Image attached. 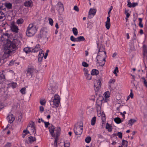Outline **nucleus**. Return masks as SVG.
<instances>
[{
	"label": "nucleus",
	"mask_w": 147,
	"mask_h": 147,
	"mask_svg": "<svg viewBox=\"0 0 147 147\" xmlns=\"http://www.w3.org/2000/svg\"><path fill=\"white\" fill-rule=\"evenodd\" d=\"M86 77V78L87 80H91L92 78V76L91 75L89 74H88L87 75H85Z\"/></svg>",
	"instance_id": "obj_38"
},
{
	"label": "nucleus",
	"mask_w": 147,
	"mask_h": 147,
	"mask_svg": "<svg viewBox=\"0 0 147 147\" xmlns=\"http://www.w3.org/2000/svg\"><path fill=\"white\" fill-rule=\"evenodd\" d=\"M98 138L101 139H103L104 138L103 136L100 134H98Z\"/></svg>",
	"instance_id": "obj_62"
},
{
	"label": "nucleus",
	"mask_w": 147,
	"mask_h": 147,
	"mask_svg": "<svg viewBox=\"0 0 147 147\" xmlns=\"http://www.w3.org/2000/svg\"><path fill=\"white\" fill-rule=\"evenodd\" d=\"M40 45L39 44L36 45L34 48H32V52H37L40 50Z\"/></svg>",
	"instance_id": "obj_13"
},
{
	"label": "nucleus",
	"mask_w": 147,
	"mask_h": 147,
	"mask_svg": "<svg viewBox=\"0 0 147 147\" xmlns=\"http://www.w3.org/2000/svg\"><path fill=\"white\" fill-rule=\"evenodd\" d=\"M99 73V71L98 70L96 69H93L91 72V75H96Z\"/></svg>",
	"instance_id": "obj_24"
},
{
	"label": "nucleus",
	"mask_w": 147,
	"mask_h": 147,
	"mask_svg": "<svg viewBox=\"0 0 147 147\" xmlns=\"http://www.w3.org/2000/svg\"><path fill=\"white\" fill-rule=\"evenodd\" d=\"M49 21L50 24L51 26H53V21L52 19L51 18H49Z\"/></svg>",
	"instance_id": "obj_47"
},
{
	"label": "nucleus",
	"mask_w": 147,
	"mask_h": 147,
	"mask_svg": "<svg viewBox=\"0 0 147 147\" xmlns=\"http://www.w3.org/2000/svg\"><path fill=\"white\" fill-rule=\"evenodd\" d=\"M104 95L105 97L107 98L109 97L110 93L109 91H107L105 93Z\"/></svg>",
	"instance_id": "obj_41"
},
{
	"label": "nucleus",
	"mask_w": 147,
	"mask_h": 147,
	"mask_svg": "<svg viewBox=\"0 0 147 147\" xmlns=\"http://www.w3.org/2000/svg\"><path fill=\"white\" fill-rule=\"evenodd\" d=\"M102 79L100 78L98 80H95L94 81V87L96 92L98 91L101 87V81Z\"/></svg>",
	"instance_id": "obj_8"
},
{
	"label": "nucleus",
	"mask_w": 147,
	"mask_h": 147,
	"mask_svg": "<svg viewBox=\"0 0 147 147\" xmlns=\"http://www.w3.org/2000/svg\"><path fill=\"white\" fill-rule=\"evenodd\" d=\"M50 105L53 108L58 107L60 103V96L57 94H55L53 100H50Z\"/></svg>",
	"instance_id": "obj_4"
},
{
	"label": "nucleus",
	"mask_w": 147,
	"mask_h": 147,
	"mask_svg": "<svg viewBox=\"0 0 147 147\" xmlns=\"http://www.w3.org/2000/svg\"><path fill=\"white\" fill-rule=\"evenodd\" d=\"M107 20L105 22V26L106 28L108 30L110 28V18H109V17H107Z\"/></svg>",
	"instance_id": "obj_16"
},
{
	"label": "nucleus",
	"mask_w": 147,
	"mask_h": 147,
	"mask_svg": "<svg viewBox=\"0 0 147 147\" xmlns=\"http://www.w3.org/2000/svg\"><path fill=\"white\" fill-rule=\"evenodd\" d=\"M117 72H118V67H116L115 68L114 70L113 71V73L114 74H115L116 75V76H117Z\"/></svg>",
	"instance_id": "obj_46"
},
{
	"label": "nucleus",
	"mask_w": 147,
	"mask_h": 147,
	"mask_svg": "<svg viewBox=\"0 0 147 147\" xmlns=\"http://www.w3.org/2000/svg\"><path fill=\"white\" fill-rule=\"evenodd\" d=\"M37 29L36 26L32 23L29 24L27 28L26 34L28 36L31 37L34 35L36 32Z\"/></svg>",
	"instance_id": "obj_3"
},
{
	"label": "nucleus",
	"mask_w": 147,
	"mask_h": 147,
	"mask_svg": "<svg viewBox=\"0 0 147 147\" xmlns=\"http://www.w3.org/2000/svg\"><path fill=\"white\" fill-rule=\"evenodd\" d=\"M84 75H87V74H88V70L86 69V68H84Z\"/></svg>",
	"instance_id": "obj_54"
},
{
	"label": "nucleus",
	"mask_w": 147,
	"mask_h": 147,
	"mask_svg": "<svg viewBox=\"0 0 147 147\" xmlns=\"http://www.w3.org/2000/svg\"><path fill=\"white\" fill-rule=\"evenodd\" d=\"M44 55H43L42 53L41 54H39L38 56V60L40 61H42V59L44 57Z\"/></svg>",
	"instance_id": "obj_35"
},
{
	"label": "nucleus",
	"mask_w": 147,
	"mask_h": 147,
	"mask_svg": "<svg viewBox=\"0 0 147 147\" xmlns=\"http://www.w3.org/2000/svg\"><path fill=\"white\" fill-rule=\"evenodd\" d=\"M20 41L17 39H14L12 42L8 41L5 44L3 51V54L2 55L4 58L8 57L10 54L17 49Z\"/></svg>",
	"instance_id": "obj_1"
},
{
	"label": "nucleus",
	"mask_w": 147,
	"mask_h": 147,
	"mask_svg": "<svg viewBox=\"0 0 147 147\" xmlns=\"http://www.w3.org/2000/svg\"><path fill=\"white\" fill-rule=\"evenodd\" d=\"M44 123L45 124V127L46 128L49 125V122H46L45 121Z\"/></svg>",
	"instance_id": "obj_57"
},
{
	"label": "nucleus",
	"mask_w": 147,
	"mask_h": 147,
	"mask_svg": "<svg viewBox=\"0 0 147 147\" xmlns=\"http://www.w3.org/2000/svg\"><path fill=\"white\" fill-rule=\"evenodd\" d=\"M85 39L83 36H80L77 37V42L84 41Z\"/></svg>",
	"instance_id": "obj_27"
},
{
	"label": "nucleus",
	"mask_w": 147,
	"mask_h": 147,
	"mask_svg": "<svg viewBox=\"0 0 147 147\" xmlns=\"http://www.w3.org/2000/svg\"><path fill=\"white\" fill-rule=\"evenodd\" d=\"M122 143L123 145L125 146L126 147L127 146V141L123 140L122 141Z\"/></svg>",
	"instance_id": "obj_43"
},
{
	"label": "nucleus",
	"mask_w": 147,
	"mask_h": 147,
	"mask_svg": "<svg viewBox=\"0 0 147 147\" xmlns=\"http://www.w3.org/2000/svg\"><path fill=\"white\" fill-rule=\"evenodd\" d=\"M9 34L8 33H4L2 36L1 39L3 40H4V39L5 40L8 41L9 39Z\"/></svg>",
	"instance_id": "obj_17"
},
{
	"label": "nucleus",
	"mask_w": 147,
	"mask_h": 147,
	"mask_svg": "<svg viewBox=\"0 0 147 147\" xmlns=\"http://www.w3.org/2000/svg\"><path fill=\"white\" fill-rule=\"evenodd\" d=\"M117 136H118L119 138H122V134L121 132H118L117 133Z\"/></svg>",
	"instance_id": "obj_50"
},
{
	"label": "nucleus",
	"mask_w": 147,
	"mask_h": 147,
	"mask_svg": "<svg viewBox=\"0 0 147 147\" xmlns=\"http://www.w3.org/2000/svg\"><path fill=\"white\" fill-rule=\"evenodd\" d=\"M139 26L141 28H143V24L142 23V22H139Z\"/></svg>",
	"instance_id": "obj_64"
},
{
	"label": "nucleus",
	"mask_w": 147,
	"mask_h": 147,
	"mask_svg": "<svg viewBox=\"0 0 147 147\" xmlns=\"http://www.w3.org/2000/svg\"><path fill=\"white\" fill-rule=\"evenodd\" d=\"M5 80V76L3 72H0V84H2Z\"/></svg>",
	"instance_id": "obj_18"
},
{
	"label": "nucleus",
	"mask_w": 147,
	"mask_h": 147,
	"mask_svg": "<svg viewBox=\"0 0 147 147\" xmlns=\"http://www.w3.org/2000/svg\"><path fill=\"white\" fill-rule=\"evenodd\" d=\"M114 121L115 123L117 124H119L121 122V120L119 117H116L114 119Z\"/></svg>",
	"instance_id": "obj_28"
},
{
	"label": "nucleus",
	"mask_w": 147,
	"mask_h": 147,
	"mask_svg": "<svg viewBox=\"0 0 147 147\" xmlns=\"http://www.w3.org/2000/svg\"><path fill=\"white\" fill-rule=\"evenodd\" d=\"M50 134L53 138L58 137L60 135L61 129L60 127L55 128L51 125L49 128Z\"/></svg>",
	"instance_id": "obj_2"
},
{
	"label": "nucleus",
	"mask_w": 147,
	"mask_h": 147,
	"mask_svg": "<svg viewBox=\"0 0 147 147\" xmlns=\"http://www.w3.org/2000/svg\"><path fill=\"white\" fill-rule=\"evenodd\" d=\"M105 57L106 55H101L100 53H98L96 59L97 63L100 66H103L105 65Z\"/></svg>",
	"instance_id": "obj_7"
},
{
	"label": "nucleus",
	"mask_w": 147,
	"mask_h": 147,
	"mask_svg": "<svg viewBox=\"0 0 147 147\" xmlns=\"http://www.w3.org/2000/svg\"><path fill=\"white\" fill-rule=\"evenodd\" d=\"M83 66L84 67H87L88 66V64L85 62H83L82 63Z\"/></svg>",
	"instance_id": "obj_48"
},
{
	"label": "nucleus",
	"mask_w": 147,
	"mask_h": 147,
	"mask_svg": "<svg viewBox=\"0 0 147 147\" xmlns=\"http://www.w3.org/2000/svg\"><path fill=\"white\" fill-rule=\"evenodd\" d=\"M106 128L107 129H108V131H109L110 132L112 131L111 126L108 123H107L106 125Z\"/></svg>",
	"instance_id": "obj_34"
},
{
	"label": "nucleus",
	"mask_w": 147,
	"mask_h": 147,
	"mask_svg": "<svg viewBox=\"0 0 147 147\" xmlns=\"http://www.w3.org/2000/svg\"><path fill=\"white\" fill-rule=\"evenodd\" d=\"M83 129V124L80 123L75 124L74 129L75 134L77 135H81Z\"/></svg>",
	"instance_id": "obj_6"
},
{
	"label": "nucleus",
	"mask_w": 147,
	"mask_h": 147,
	"mask_svg": "<svg viewBox=\"0 0 147 147\" xmlns=\"http://www.w3.org/2000/svg\"><path fill=\"white\" fill-rule=\"evenodd\" d=\"M72 31L74 34L75 36H77L78 34V32L77 29L76 28H73L72 29Z\"/></svg>",
	"instance_id": "obj_33"
},
{
	"label": "nucleus",
	"mask_w": 147,
	"mask_h": 147,
	"mask_svg": "<svg viewBox=\"0 0 147 147\" xmlns=\"http://www.w3.org/2000/svg\"><path fill=\"white\" fill-rule=\"evenodd\" d=\"M7 119L8 122L10 123H12L15 120V118L12 114H9L7 117Z\"/></svg>",
	"instance_id": "obj_12"
},
{
	"label": "nucleus",
	"mask_w": 147,
	"mask_h": 147,
	"mask_svg": "<svg viewBox=\"0 0 147 147\" xmlns=\"http://www.w3.org/2000/svg\"><path fill=\"white\" fill-rule=\"evenodd\" d=\"M46 102V101L45 99H42L40 101V103L42 105H45Z\"/></svg>",
	"instance_id": "obj_44"
},
{
	"label": "nucleus",
	"mask_w": 147,
	"mask_h": 147,
	"mask_svg": "<svg viewBox=\"0 0 147 147\" xmlns=\"http://www.w3.org/2000/svg\"><path fill=\"white\" fill-rule=\"evenodd\" d=\"M5 5L6 8L7 9H10L12 8V4L10 3H5Z\"/></svg>",
	"instance_id": "obj_21"
},
{
	"label": "nucleus",
	"mask_w": 147,
	"mask_h": 147,
	"mask_svg": "<svg viewBox=\"0 0 147 147\" xmlns=\"http://www.w3.org/2000/svg\"><path fill=\"white\" fill-rule=\"evenodd\" d=\"M97 112H98V110H100L101 109V107L100 105H97Z\"/></svg>",
	"instance_id": "obj_59"
},
{
	"label": "nucleus",
	"mask_w": 147,
	"mask_h": 147,
	"mask_svg": "<svg viewBox=\"0 0 147 147\" xmlns=\"http://www.w3.org/2000/svg\"><path fill=\"white\" fill-rule=\"evenodd\" d=\"M5 19V15L2 11H0V20L2 21Z\"/></svg>",
	"instance_id": "obj_25"
},
{
	"label": "nucleus",
	"mask_w": 147,
	"mask_h": 147,
	"mask_svg": "<svg viewBox=\"0 0 147 147\" xmlns=\"http://www.w3.org/2000/svg\"><path fill=\"white\" fill-rule=\"evenodd\" d=\"M15 62V61H14L13 60H11L9 64V66H11L13 64H14Z\"/></svg>",
	"instance_id": "obj_52"
},
{
	"label": "nucleus",
	"mask_w": 147,
	"mask_h": 147,
	"mask_svg": "<svg viewBox=\"0 0 147 147\" xmlns=\"http://www.w3.org/2000/svg\"><path fill=\"white\" fill-rule=\"evenodd\" d=\"M96 11L95 9L92 8L90 9L88 12V17L89 19L92 18L95 14Z\"/></svg>",
	"instance_id": "obj_11"
},
{
	"label": "nucleus",
	"mask_w": 147,
	"mask_h": 147,
	"mask_svg": "<svg viewBox=\"0 0 147 147\" xmlns=\"http://www.w3.org/2000/svg\"><path fill=\"white\" fill-rule=\"evenodd\" d=\"M136 122V120L133 119H131L129 120L128 124L129 126H131L132 125Z\"/></svg>",
	"instance_id": "obj_26"
},
{
	"label": "nucleus",
	"mask_w": 147,
	"mask_h": 147,
	"mask_svg": "<svg viewBox=\"0 0 147 147\" xmlns=\"http://www.w3.org/2000/svg\"><path fill=\"white\" fill-rule=\"evenodd\" d=\"M115 82V80L114 79H111L109 81L110 84L114 83Z\"/></svg>",
	"instance_id": "obj_60"
},
{
	"label": "nucleus",
	"mask_w": 147,
	"mask_h": 147,
	"mask_svg": "<svg viewBox=\"0 0 147 147\" xmlns=\"http://www.w3.org/2000/svg\"><path fill=\"white\" fill-rule=\"evenodd\" d=\"M31 131L33 134H35L36 133V129H35V127L33 125H31Z\"/></svg>",
	"instance_id": "obj_32"
},
{
	"label": "nucleus",
	"mask_w": 147,
	"mask_h": 147,
	"mask_svg": "<svg viewBox=\"0 0 147 147\" xmlns=\"http://www.w3.org/2000/svg\"><path fill=\"white\" fill-rule=\"evenodd\" d=\"M37 70L32 66H29L26 70V75L28 77L32 78L37 72Z\"/></svg>",
	"instance_id": "obj_5"
},
{
	"label": "nucleus",
	"mask_w": 147,
	"mask_h": 147,
	"mask_svg": "<svg viewBox=\"0 0 147 147\" xmlns=\"http://www.w3.org/2000/svg\"><path fill=\"white\" fill-rule=\"evenodd\" d=\"M24 5L26 7H31L33 6L32 2L31 0L26 1L24 3Z\"/></svg>",
	"instance_id": "obj_15"
},
{
	"label": "nucleus",
	"mask_w": 147,
	"mask_h": 147,
	"mask_svg": "<svg viewBox=\"0 0 147 147\" xmlns=\"http://www.w3.org/2000/svg\"><path fill=\"white\" fill-rule=\"evenodd\" d=\"M96 117H93L91 121V125H94L96 123Z\"/></svg>",
	"instance_id": "obj_30"
},
{
	"label": "nucleus",
	"mask_w": 147,
	"mask_h": 147,
	"mask_svg": "<svg viewBox=\"0 0 147 147\" xmlns=\"http://www.w3.org/2000/svg\"><path fill=\"white\" fill-rule=\"evenodd\" d=\"M47 30L45 28H42L40 31V33L39 34V37L43 38H46L47 37Z\"/></svg>",
	"instance_id": "obj_9"
},
{
	"label": "nucleus",
	"mask_w": 147,
	"mask_h": 147,
	"mask_svg": "<svg viewBox=\"0 0 147 147\" xmlns=\"http://www.w3.org/2000/svg\"><path fill=\"white\" fill-rule=\"evenodd\" d=\"M24 22V20L22 18L18 19L16 22V23L18 24H22Z\"/></svg>",
	"instance_id": "obj_31"
},
{
	"label": "nucleus",
	"mask_w": 147,
	"mask_h": 147,
	"mask_svg": "<svg viewBox=\"0 0 147 147\" xmlns=\"http://www.w3.org/2000/svg\"><path fill=\"white\" fill-rule=\"evenodd\" d=\"M23 132L25 134H24V136H25L29 133V131L27 130H24L23 131Z\"/></svg>",
	"instance_id": "obj_53"
},
{
	"label": "nucleus",
	"mask_w": 147,
	"mask_h": 147,
	"mask_svg": "<svg viewBox=\"0 0 147 147\" xmlns=\"http://www.w3.org/2000/svg\"><path fill=\"white\" fill-rule=\"evenodd\" d=\"M24 51L26 53L29 52H32V48L31 47H25L24 49Z\"/></svg>",
	"instance_id": "obj_22"
},
{
	"label": "nucleus",
	"mask_w": 147,
	"mask_h": 147,
	"mask_svg": "<svg viewBox=\"0 0 147 147\" xmlns=\"http://www.w3.org/2000/svg\"><path fill=\"white\" fill-rule=\"evenodd\" d=\"M104 48L103 46L100 47L98 53H100L101 55H106V52L104 51Z\"/></svg>",
	"instance_id": "obj_19"
},
{
	"label": "nucleus",
	"mask_w": 147,
	"mask_h": 147,
	"mask_svg": "<svg viewBox=\"0 0 147 147\" xmlns=\"http://www.w3.org/2000/svg\"><path fill=\"white\" fill-rule=\"evenodd\" d=\"M127 6L129 7H132V4L130 2V1L129 0H128L127 1Z\"/></svg>",
	"instance_id": "obj_49"
},
{
	"label": "nucleus",
	"mask_w": 147,
	"mask_h": 147,
	"mask_svg": "<svg viewBox=\"0 0 147 147\" xmlns=\"http://www.w3.org/2000/svg\"><path fill=\"white\" fill-rule=\"evenodd\" d=\"M138 3H133L132 4V7H134L136 6L137 5Z\"/></svg>",
	"instance_id": "obj_58"
},
{
	"label": "nucleus",
	"mask_w": 147,
	"mask_h": 147,
	"mask_svg": "<svg viewBox=\"0 0 147 147\" xmlns=\"http://www.w3.org/2000/svg\"><path fill=\"white\" fill-rule=\"evenodd\" d=\"M70 144L69 143H64V147H70Z\"/></svg>",
	"instance_id": "obj_51"
},
{
	"label": "nucleus",
	"mask_w": 147,
	"mask_h": 147,
	"mask_svg": "<svg viewBox=\"0 0 147 147\" xmlns=\"http://www.w3.org/2000/svg\"><path fill=\"white\" fill-rule=\"evenodd\" d=\"M74 9L77 11H79V9L78 7L76 5L74 6Z\"/></svg>",
	"instance_id": "obj_55"
},
{
	"label": "nucleus",
	"mask_w": 147,
	"mask_h": 147,
	"mask_svg": "<svg viewBox=\"0 0 147 147\" xmlns=\"http://www.w3.org/2000/svg\"><path fill=\"white\" fill-rule=\"evenodd\" d=\"M11 29L12 31L16 33L18 32L19 29L18 27L14 24H12L11 27Z\"/></svg>",
	"instance_id": "obj_14"
},
{
	"label": "nucleus",
	"mask_w": 147,
	"mask_h": 147,
	"mask_svg": "<svg viewBox=\"0 0 147 147\" xmlns=\"http://www.w3.org/2000/svg\"><path fill=\"white\" fill-rule=\"evenodd\" d=\"M9 86L13 88H15L17 86L16 83L15 82H12L9 84Z\"/></svg>",
	"instance_id": "obj_29"
},
{
	"label": "nucleus",
	"mask_w": 147,
	"mask_h": 147,
	"mask_svg": "<svg viewBox=\"0 0 147 147\" xmlns=\"http://www.w3.org/2000/svg\"><path fill=\"white\" fill-rule=\"evenodd\" d=\"M142 79L143 80L144 86L147 88V79H145L143 77L142 78Z\"/></svg>",
	"instance_id": "obj_40"
},
{
	"label": "nucleus",
	"mask_w": 147,
	"mask_h": 147,
	"mask_svg": "<svg viewBox=\"0 0 147 147\" xmlns=\"http://www.w3.org/2000/svg\"><path fill=\"white\" fill-rule=\"evenodd\" d=\"M26 88H25L24 87L22 88L20 90V92L22 94H25L26 93Z\"/></svg>",
	"instance_id": "obj_45"
},
{
	"label": "nucleus",
	"mask_w": 147,
	"mask_h": 147,
	"mask_svg": "<svg viewBox=\"0 0 147 147\" xmlns=\"http://www.w3.org/2000/svg\"><path fill=\"white\" fill-rule=\"evenodd\" d=\"M11 144L10 143H7L5 145V147H10L11 146Z\"/></svg>",
	"instance_id": "obj_56"
},
{
	"label": "nucleus",
	"mask_w": 147,
	"mask_h": 147,
	"mask_svg": "<svg viewBox=\"0 0 147 147\" xmlns=\"http://www.w3.org/2000/svg\"><path fill=\"white\" fill-rule=\"evenodd\" d=\"M40 51L39 54H40H40H41L42 53L43 55L44 54V51H43L42 49H40Z\"/></svg>",
	"instance_id": "obj_63"
},
{
	"label": "nucleus",
	"mask_w": 147,
	"mask_h": 147,
	"mask_svg": "<svg viewBox=\"0 0 147 147\" xmlns=\"http://www.w3.org/2000/svg\"><path fill=\"white\" fill-rule=\"evenodd\" d=\"M58 140V137L55 138V141L54 143V145L55 146L57 147V142Z\"/></svg>",
	"instance_id": "obj_42"
},
{
	"label": "nucleus",
	"mask_w": 147,
	"mask_h": 147,
	"mask_svg": "<svg viewBox=\"0 0 147 147\" xmlns=\"http://www.w3.org/2000/svg\"><path fill=\"white\" fill-rule=\"evenodd\" d=\"M44 110V108L42 106H41L40 107V111L41 112H42Z\"/></svg>",
	"instance_id": "obj_61"
},
{
	"label": "nucleus",
	"mask_w": 147,
	"mask_h": 147,
	"mask_svg": "<svg viewBox=\"0 0 147 147\" xmlns=\"http://www.w3.org/2000/svg\"><path fill=\"white\" fill-rule=\"evenodd\" d=\"M102 117V124H105L106 121V118L105 114L102 112V113L101 115Z\"/></svg>",
	"instance_id": "obj_23"
},
{
	"label": "nucleus",
	"mask_w": 147,
	"mask_h": 147,
	"mask_svg": "<svg viewBox=\"0 0 147 147\" xmlns=\"http://www.w3.org/2000/svg\"><path fill=\"white\" fill-rule=\"evenodd\" d=\"M143 54L144 56H147V47L146 45H144L143 46Z\"/></svg>",
	"instance_id": "obj_20"
},
{
	"label": "nucleus",
	"mask_w": 147,
	"mask_h": 147,
	"mask_svg": "<svg viewBox=\"0 0 147 147\" xmlns=\"http://www.w3.org/2000/svg\"><path fill=\"white\" fill-rule=\"evenodd\" d=\"M57 9L60 14H61L64 11V7L63 4L59 2L57 5Z\"/></svg>",
	"instance_id": "obj_10"
},
{
	"label": "nucleus",
	"mask_w": 147,
	"mask_h": 147,
	"mask_svg": "<svg viewBox=\"0 0 147 147\" xmlns=\"http://www.w3.org/2000/svg\"><path fill=\"white\" fill-rule=\"evenodd\" d=\"M28 140L29 141L31 142H33L36 141V139L34 137H33L32 136H30V137H29L28 138Z\"/></svg>",
	"instance_id": "obj_36"
},
{
	"label": "nucleus",
	"mask_w": 147,
	"mask_h": 147,
	"mask_svg": "<svg viewBox=\"0 0 147 147\" xmlns=\"http://www.w3.org/2000/svg\"><path fill=\"white\" fill-rule=\"evenodd\" d=\"M70 40L74 42H77V38H75L73 36H71L70 37Z\"/></svg>",
	"instance_id": "obj_37"
},
{
	"label": "nucleus",
	"mask_w": 147,
	"mask_h": 147,
	"mask_svg": "<svg viewBox=\"0 0 147 147\" xmlns=\"http://www.w3.org/2000/svg\"><path fill=\"white\" fill-rule=\"evenodd\" d=\"M91 139V138L90 137H87L85 139V141L86 143H89L90 142Z\"/></svg>",
	"instance_id": "obj_39"
}]
</instances>
